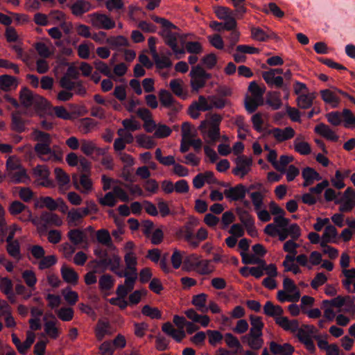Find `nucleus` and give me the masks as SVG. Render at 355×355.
I'll use <instances>...</instances> for the list:
<instances>
[{
	"label": "nucleus",
	"mask_w": 355,
	"mask_h": 355,
	"mask_svg": "<svg viewBox=\"0 0 355 355\" xmlns=\"http://www.w3.org/2000/svg\"><path fill=\"white\" fill-rule=\"evenodd\" d=\"M32 140L36 141L34 150L37 156L42 161H60V155H56L51 148V137L49 133L37 129L33 130L31 135Z\"/></svg>",
	"instance_id": "nucleus-1"
},
{
	"label": "nucleus",
	"mask_w": 355,
	"mask_h": 355,
	"mask_svg": "<svg viewBox=\"0 0 355 355\" xmlns=\"http://www.w3.org/2000/svg\"><path fill=\"white\" fill-rule=\"evenodd\" d=\"M221 116L218 114H207L205 120L199 125V130L205 141L208 144H214L220 137L219 125Z\"/></svg>",
	"instance_id": "nucleus-2"
},
{
	"label": "nucleus",
	"mask_w": 355,
	"mask_h": 355,
	"mask_svg": "<svg viewBox=\"0 0 355 355\" xmlns=\"http://www.w3.org/2000/svg\"><path fill=\"white\" fill-rule=\"evenodd\" d=\"M135 287V285L132 284V282L125 281L124 284H120L117 286L116 290V293L117 295L116 297L110 298L108 301L109 302L114 306H117L121 309H125L128 305V302L125 300V297L128 293L132 291Z\"/></svg>",
	"instance_id": "nucleus-3"
},
{
	"label": "nucleus",
	"mask_w": 355,
	"mask_h": 355,
	"mask_svg": "<svg viewBox=\"0 0 355 355\" xmlns=\"http://www.w3.org/2000/svg\"><path fill=\"white\" fill-rule=\"evenodd\" d=\"M124 261L125 264V271L118 273V276L120 277H124L125 281L132 282V284L135 285V282L138 277V272L137 269V257L135 254H125Z\"/></svg>",
	"instance_id": "nucleus-4"
},
{
	"label": "nucleus",
	"mask_w": 355,
	"mask_h": 355,
	"mask_svg": "<svg viewBox=\"0 0 355 355\" xmlns=\"http://www.w3.org/2000/svg\"><path fill=\"white\" fill-rule=\"evenodd\" d=\"M19 99L21 103L25 107L40 108L46 107L48 105V102L46 99L39 95L34 94L27 88H24L21 90Z\"/></svg>",
	"instance_id": "nucleus-5"
},
{
	"label": "nucleus",
	"mask_w": 355,
	"mask_h": 355,
	"mask_svg": "<svg viewBox=\"0 0 355 355\" xmlns=\"http://www.w3.org/2000/svg\"><path fill=\"white\" fill-rule=\"evenodd\" d=\"M189 75L191 76V89L196 92L205 85L207 80L209 79L211 76L199 65L193 67Z\"/></svg>",
	"instance_id": "nucleus-6"
},
{
	"label": "nucleus",
	"mask_w": 355,
	"mask_h": 355,
	"mask_svg": "<svg viewBox=\"0 0 355 355\" xmlns=\"http://www.w3.org/2000/svg\"><path fill=\"white\" fill-rule=\"evenodd\" d=\"M34 182L37 186L51 188L54 187L53 180L50 178V171L45 165H38L33 169Z\"/></svg>",
	"instance_id": "nucleus-7"
},
{
	"label": "nucleus",
	"mask_w": 355,
	"mask_h": 355,
	"mask_svg": "<svg viewBox=\"0 0 355 355\" xmlns=\"http://www.w3.org/2000/svg\"><path fill=\"white\" fill-rule=\"evenodd\" d=\"M336 204L340 205L339 211L341 213L351 211L355 207V191L348 187L343 196L336 200Z\"/></svg>",
	"instance_id": "nucleus-8"
},
{
	"label": "nucleus",
	"mask_w": 355,
	"mask_h": 355,
	"mask_svg": "<svg viewBox=\"0 0 355 355\" xmlns=\"http://www.w3.org/2000/svg\"><path fill=\"white\" fill-rule=\"evenodd\" d=\"M213 108L211 97L206 98L200 96L197 101L193 102L189 108V114L191 118L196 119L200 116V112H205Z\"/></svg>",
	"instance_id": "nucleus-9"
},
{
	"label": "nucleus",
	"mask_w": 355,
	"mask_h": 355,
	"mask_svg": "<svg viewBox=\"0 0 355 355\" xmlns=\"http://www.w3.org/2000/svg\"><path fill=\"white\" fill-rule=\"evenodd\" d=\"M159 34L164 38L165 43L171 48L176 58H181L184 54V51L178 48V33L166 29L162 30Z\"/></svg>",
	"instance_id": "nucleus-10"
},
{
	"label": "nucleus",
	"mask_w": 355,
	"mask_h": 355,
	"mask_svg": "<svg viewBox=\"0 0 355 355\" xmlns=\"http://www.w3.org/2000/svg\"><path fill=\"white\" fill-rule=\"evenodd\" d=\"M89 19L92 25L99 29L109 30L114 28L116 25L113 19L104 14H92L89 15Z\"/></svg>",
	"instance_id": "nucleus-11"
},
{
	"label": "nucleus",
	"mask_w": 355,
	"mask_h": 355,
	"mask_svg": "<svg viewBox=\"0 0 355 355\" xmlns=\"http://www.w3.org/2000/svg\"><path fill=\"white\" fill-rule=\"evenodd\" d=\"M216 17L226 23V30H232L236 28L237 23L234 19L233 12L228 8L218 6L214 8Z\"/></svg>",
	"instance_id": "nucleus-12"
},
{
	"label": "nucleus",
	"mask_w": 355,
	"mask_h": 355,
	"mask_svg": "<svg viewBox=\"0 0 355 355\" xmlns=\"http://www.w3.org/2000/svg\"><path fill=\"white\" fill-rule=\"evenodd\" d=\"M8 210L12 215L15 216L21 214V216L19 217V219L21 221H29L32 218V213L31 210L28 207L19 201L16 200L12 202L10 205Z\"/></svg>",
	"instance_id": "nucleus-13"
},
{
	"label": "nucleus",
	"mask_w": 355,
	"mask_h": 355,
	"mask_svg": "<svg viewBox=\"0 0 355 355\" xmlns=\"http://www.w3.org/2000/svg\"><path fill=\"white\" fill-rule=\"evenodd\" d=\"M338 89H339L334 87L332 89H325L320 92L322 99L332 108L338 107L340 103Z\"/></svg>",
	"instance_id": "nucleus-14"
},
{
	"label": "nucleus",
	"mask_w": 355,
	"mask_h": 355,
	"mask_svg": "<svg viewBox=\"0 0 355 355\" xmlns=\"http://www.w3.org/2000/svg\"><path fill=\"white\" fill-rule=\"evenodd\" d=\"M73 184L76 189L85 195L90 193L94 190L92 180L85 174L80 175L79 183L78 182L77 175H73Z\"/></svg>",
	"instance_id": "nucleus-15"
},
{
	"label": "nucleus",
	"mask_w": 355,
	"mask_h": 355,
	"mask_svg": "<svg viewBox=\"0 0 355 355\" xmlns=\"http://www.w3.org/2000/svg\"><path fill=\"white\" fill-rule=\"evenodd\" d=\"M252 159L251 157L239 156L236 159V167L234 173L236 175L243 178L251 170Z\"/></svg>",
	"instance_id": "nucleus-16"
},
{
	"label": "nucleus",
	"mask_w": 355,
	"mask_h": 355,
	"mask_svg": "<svg viewBox=\"0 0 355 355\" xmlns=\"http://www.w3.org/2000/svg\"><path fill=\"white\" fill-rule=\"evenodd\" d=\"M69 240L75 245H81L83 248L88 247L87 236L84 231L79 229L70 230L67 233Z\"/></svg>",
	"instance_id": "nucleus-17"
},
{
	"label": "nucleus",
	"mask_w": 355,
	"mask_h": 355,
	"mask_svg": "<svg viewBox=\"0 0 355 355\" xmlns=\"http://www.w3.org/2000/svg\"><path fill=\"white\" fill-rule=\"evenodd\" d=\"M54 175L59 191L64 193L71 187L69 175L61 168H55Z\"/></svg>",
	"instance_id": "nucleus-18"
},
{
	"label": "nucleus",
	"mask_w": 355,
	"mask_h": 355,
	"mask_svg": "<svg viewBox=\"0 0 355 355\" xmlns=\"http://www.w3.org/2000/svg\"><path fill=\"white\" fill-rule=\"evenodd\" d=\"M282 73L281 69H272L263 72L262 76L268 85L279 87L283 85V78L279 76Z\"/></svg>",
	"instance_id": "nucleus-19"
},
{
	"label": "nucleus",
	"mask_w": 355,
	"mask_h": 355,
	"mask_svg": "<svg viewBox=\"0 0 355 355\" xmlns=\"http://www.w3.org/2000/svg\"><path fill=\"white\" fill-rule=\"evenodd\" d=\"M268 133L271 135L277 141H284L293 138L295 135V131L291 127L285 128H273L269 130Z\"/></svg>",
	"instance_id": "nucleus-20"
},
{
	"label": "nucleus",
	"mask_w": 355,
	"mask_h": 355,
	"mask_svg": "<svg viewBox=\"0 0 355 355\" xmlns=\"http://www.w3.org/2000/svg\"><path fill=\"white\" fill-rule=\"evenodd\" d=\"M86 216L80 208H73L67 214V223L69 227H76L81 224L83 218Z\"/></svg>",
	"instance_id": "nucleus-21"
},
{
	"label": "nucleus",
	"mask_w": 355,
	"mask_h": 355,
	"mask_svg": "<svg viewBox=\"0 0 355 355\" xmlns=\"http://www.w3.org/2000/svg\"><path fill=\"white\" fill-rule=\"evenodd\" d=\"M162 330L178 343L181 342L186 337L184 329H176L171 322L164 323Z\"/></svg>",
	"instance_id": "nucleus-22"
},
{
	"label": "nucleus",
	"mask_w": 355,
	"mask_h": 355,
	"mask_svg": "<svg viewBox=\"0 0 355 355\" xmlns=\"http://www.w3.org/2000/svg\"><path fill=\"white\" fill-rule=\"evenodd\" d=\"M246 192L247 190L245 187L242 184H239L229 189H226L224 194L227 198L231 200H239L245 198Z\"/></svg>",
	"instance_id": "nucleus-23"
},
{
	"label": "nucleus",
	"mask_w": 355,
	"mask_h": 355,
	"mask_svg": "<svg viewBox=\"0 0 355 355\" xmlns=\"http://www.w3.org/2000/svg\"><path fill=\"white\" fill-rule=\"evenodd\" d=\"M19 85L18 79L9 75L0 76V88L3 92H10L17 89Z\"/></svg>",
	"instance_id": "nucleus-24"
},
{
	"label": "nucleus",
	"mask_w": 355,
	"mask_h": 355,
	"mask_svg": "<svg viewBox=\"0 0 355 355\" xmlns=\"http://www.w3.org/2000/svg\"><path fill=\"white\" fill-rule=\"evenodd\" d=\"M252 37L254 40L257 41L263 42L270 38H276V34L272 31L266 28V30L261 29L259 27H254L251 29Z\"/></svg>",
	"instance_id": "nucleus-25"
},
{
	"label": "nucleus",
	"mask_w": 355,
	"mask_h": 355,
	"mask_svg": "<svg viewBox=\"0 0 355 355\" xmlns=\"http://www.w3.org/2000/svg\"><path fill=\"white\" fill-rule=\"evenodd\" d=\"M60 272L64 281L71 285H76L78 282V273L71 267L63 265L61 268Z\"/></svg>",
	"instance_id": "nucleus-26"
},
{
	"label": "nucleus",
	"mask_w": 355,
	"mask_h": 355,
	"mask_svg": "<svg viewBox=\"0 0 355 355\" xmlns=\"http://www.w3.org/2000/svg\"><path fill=\"white\" fill-rule=\"evenodd\" d=\"M275 322L284 330L293 334H295L299 327V324L297 320H290L288 318L284 316L276 318Z\"/></svg>",
	"instance_id": "nucleus-27"
},
{
	"label": "nucleus",
	"mask_w": 355,
	"mask_h": 355,
	"mask_svg": "<svg viewBox=\"0 0 355 355\" xmlns=\"http://www.w3.org/2000/svg\"><path fill=\"white\" fill-rule=\"evenodd\" d=\"M314 131L331 141H338L339 137L327 125L324 123L317 125Z\"/></svg>",
	"instance_id": "nucleus-28"
},
{
	"label": "nucleus",
	"mask_w": 355,
	"mask_h": 355,
	"mask_svg": "<svg viewBox=\"0 0 355 355\" xmlns=\"http://www.w3.org/2000/svg\"><path fill=\"white\" fill-rule=\"evenodd\" d=\"M121 262V259L118 253H114L103 261V263L117 275L118 273L122 272V270H120Z\"/></svg>",
	"instance_id": "nucleus-29"
},
{
	"label": "nucleus",
	"mask_w": 355,
	"mask_h": 355,
	"mask_svg": "<svg viewBox=\"0 0 355 355\" xmlns=\"http://www.w3.org/2000/svg\"><path fill=\"white\" fill-rule=\"evenodd\" d=\"M214 174L211 171H206L203 173H199L194 177L193 180V185L196 189L202 188L207 182L211 184L214 182Z\"/></svg>",
	"instance_id": "nucleus-30"
},
{
	"label": "nucleus",
	"mask_w": 355,
	"mask_h": 355,
	"mask_svg": "<svg viewBox=\"0 0 355 355\" xmlns=\"http://www.w3.org/2000/svg\"><path fill=\"white\" fill-rule=\"evenodd\" d=\"M186 316L193 322L200 323L203 327H206L210 322V319L207 315H200L194 309H190L184 311Z\"/></svg>",
	"instance_id": "nucleus-31"
},
{
	"label": "nucleus",
	"mask_w": 355,
	"mask_h": 355,
	"mask_svg": "<svg viewBox=\"0 0 355 355\" xmlns=\"http://www.w3.org/2000/svg\"><path fill=\"white\" fill-rule=\"evenodd\" d=\"M170 87L172 92L182 99L189 97L188 92L184 88V82L181 79H173L170 82Z\"/></svg>",
	"instance_id": "nucleus-32"
},
{
	"label": "nucleus",
	"mask_w": 355,
	"mask_h": 355,
	"mask_svg": "<svg viewBox=\"0 0 355 355\" xmlns=\"http://www.w3.org/2000/svg\"><path fill=\"white\" fill-rule=\"evenodd\" d=\"M110 324L108 321L98 320L95 328V335L98 340H102L106 335H110Z\"/></svg>",
	"instance_id": "nucleus-33"
},
{
	"label": "nucleus",
	"mask_w": 355,
	"mask_h": 355,
	"mask_svg": "<svg viewBox=\"0 0 355 355\" xmlns=\"http://www.w3.org/2000/svg\"><path fill=\"white\" fill-rule=\"evenodd\" d=\"M270 349L275 355H291L294 351L293 347L288 343L279 345L275 342L270 343Z\"/></svg>",
	"instance_id": "nucleus-34"
},
{
	"label": "nucleus",
	"mask_w": 355,
	"mask_h": 355,
	"mask_svg": "<svg viewBox=\"0 0 355 355\" xmlns=\"http://www.w3.org/2000/svg\"><path fill=\"white\" fill-rule=\"evenodd\" d=\"M261 336L262 335L249 333L243 337L242 340L252 349H257L261 348L263 345Z\"/></svg>",
	"instance_id": "nucleus-35"
},
{
	"label": "nucleus",
	"mask_w": 355,
	"mask_h": 355,
	"mask_svg": "<svg viewBox=\"0 0 355 355\" xmlns=\"http://www.w3.org/2000/svg\"><path fill=\"white\" fill-rule=\"evenodd\" d=\"M7 251L8 254L13 258L19 260L21 259L19 244L17 241L13 240V233L7 237Z\"/></svg>",
	"instance_id": "nucleus-36"
},
{
	"label": "nucleus",
	"mask_w": 355,
	"mask_h": 355,
	"mask_svg": "<svg viewBox=\"0 0 355 355\" xmlns=\"http://www.w3.org/2000/svg\"><path fill=\"white\" fill-rule=\"evenodd\" d=\"M7 176L13 183H26L30 181V178L24 168L7 174Z\"/></svg>",
	"instance_id": "nucleus-37"
},
{
	"label": "nucleus",
	"mask_w": 355,
	"mask_h": 355,
	"mask_svg": "<svg viewBox=\"0 0 355 355\" xmlns=\"http://www.w3.org/2000/svg\"><path fill=\"white\" fill-rule=\"evenodd\" d=\"M295 334L300 341L306 346L307 349L311 348V328L309 326L298 327Z\"/></svg>",
	"instance_id": "nucleus-38"
},
{
	"label": "nucleus",
	"mask_w": 355,
	"mask_h": 355,
	"mask_svg": "<svg viewBox=\"0 0 355 355\" xmlns=\"http://www.w3.org/2000/svg\"><path fill=\"white\" fill-rule=\"evenodd\" d=\"M12 288V282L9 278L0 277V290L7 296L9 300L13 302L14 295Z\"/></svg>",
	"instance_id": "nucleus-39"
},
{
	"label": "nucleus",
	"mask_w": 355,
	"mask_h": 355,
	"mask_svg": "<svg viewBox=\"0 0 355 355\" xmlns=\"http://www.w3.org/2000/svg\"><path fill=\"white\" fill-rule=\"evenodd\" d=\"M215 270V266L211 260L199 259L196 271L200 275H209Z\"/></svg>",
	"instance_id": "nucleus-40"
},
{
	"label": "nucleus",
	"mask_w": 355,
	"mask_h": 355,
	"mask_svg": "<svg viewBox=\"0 0 355 355\" xmlns=\"http://www.w3.org/2000/svg\"><path fill=\"white\" fill-rule=\"evenodd\" d=\"M41 220L48 225L60 227L63 224V220L58 214L49 212H44L41 214Z\"/></svg>",
	"instance_id": "nucleus-41"
},
{
	"label": "nucleus",
	"mask_w": 355,
	"mask_h": 355,
	"mask_svg": "<svg viewBox=\"0 0 355 355\" xmlns=\"http://www.w3.org/2000/svg\"><path fill=\"white\" fill-rule=\"evenodd\" d=\"M326 118L327 121L334 126H338L341 125L343 121L345 123V116L343 114V110L342 112L338 111H332L326 114Z\"/></svg>",
	"instance_id": "nucleus-42"
},
{
	"label": "nucleus",
	"mask_w": 355,
	"mask_h": 355,
	"mask_svg": "<svg viewBox=\"0 0 355 355\" xmlns=\"http://www.w3.org/2000/svg\"><path fill=\"white\" fill-rule=\"evenodd\" d=\"M35 339V333L32 331H27L26 340L24 343H21V344L17 347L18 352L23 355L26 354L34 343Z\"/></svg>",
	"instance_id": "nucleus-43"
},
{
	"label": "nucleus",
	"mask_w": 355,
	"mask_h": 355,
	"mask_svg": "<svg viewBox=\"0 0 355 355\" xmlns=\"http://www.w3.org/2000/svg\"><path fill=\"white\" fill-rule=\"evenodd\" d=\"M36 208L46 207L50 210H55L58 209V203L51 197L46 196L39 198L35 203Z\"/></svg>",
	"instance_id": "nucleus-44"
},
{
	"label": "nucleus",
	"mask_w": 355,
	"mask_h": 355,
	"mask_svg": "<svg viewBox=\"0 0 355 355\" xmlns=\"http://www.w3.org/2000/svg\"><path fill=\"white\" fill-rule=\"evenodd\" d=\"M92 9L89 1L80 0L74 3L71 6V10L75 15H81Z\"/></svg>",
	"instance_id": "nucleus-45"
},
{
	"label": "nucleus",
	"mask_w": 355,
	"mask_h": 355,
	"mask_svg": "<svg viewBox=\"0 0 355 355\" xmlns=\"http://www.w3.org/2000/svg\"><path fill=\"white\" fill-rule=\"evenodd\" d=\"M249 241L246 239H242L239 243V248L241 250V255L243 258V262L246 263H255L257 260L246 254V251L249 248Z\"/></svg>",
	"instance_id": "nucleus-46"
},
{
	"label": "nucleus",
	"mask_w": 355,
	"mask_h": 355,
	"mask_svg": "<svg viewBox=\"0 0 355 355\" xmlns=\"http://www.w3.org/2000/svg\"><path fill=\"white\" fill-rule=\"evenodd\" d=\"M200 257L196 254H191L184 257L182 270L185 271L195 270Z\"/></svg>",
	"instance_id": "nucleus-47"
},
{
	"label": "nucleus",
	"mask_w": 355,
	"mask_h": 355,
	"mask_svg": "<svg viewBox=\"0 0 355 355\" xmlns=\"http://www.w3.org/2000/svg\"><path fill=\"white\" fill-rule=\"evenodd\" d=\"M277 297L281 302H297L300 297V293H294L287 291L285 289L277 292Z\"/></svg>",
	"instance_id": "nucleus-48"
},
{
	"label": "nucleus",
	"mask_w": 355,
	"mask_h": 355,
	"mask_svg": "<svg viewBox=\"0 0 355 355\" xmlns=\"http://www.w3.org/2000/svg\"><path fill=\"white\" fill-rule=\"evenodd\" d=\"M35 49L42 58H49L54 53V47L51 44L38 42L35 44Z\"/></svg>",
	"instance_id": "nucleus-49"
},
{
	"label": "nucleus",
	"mask_w": 355,
	"mask_h": 355,
	"mask_svg": "<svg viewBox=\"0 0 355 355\" xmlns=\"http://www.w3.org/2000/svg\"><path fill=\"white\" fill-rule=\"evenodd\" d=\"M21 277L23 278L26 286L31 288V290H34L35 285L37 282V279L35 275V272L32 270H25L21 272Z\"/></svg>",
	"instance_id": "nucleus-50"
},
{
	"label": "nucleus",
	"mask_w": 355,
	"mask_h": 355,
	"mask_svg": "<svg viewBox=\"0 0 355 355\" xmlns=\"http://www.w3.org/2000/svg\"><path fill=\"white\" fill-rule=\"evenodd\" d=\"M135 139L138 146L145 149H150L156 145L151 137L144 134L137 135Z\"/></svg>",
	"instance_id": "nucleus-51"
},
{
	"label": "nucleus",
	"mask_w": 355,
	"mask_h": 355,
	"mask_svg": "<svg viewBox=\"0 0 355 355\" xmlns=\"http://www.w3.org/2000/svg\"><path fill=\"white\" fill-rule=\"evenodd\" d=\"M295 257L293 255L287 254L283 262L285 271H291L293 274L297 275L301 272L300 268L295 262Z\"/></svg>",
	"instance_id": "nucleus-52"
},
{
	"label": "nucleus",
	"mask_w": 355,
	"mask_h": 355,
	"mask_svg": "<svg viewBox=\"0 0 355 355\" xmlns=\"http://www.w3.org/2000/svg\"><path fill=\"white\" fill-rule=\"evenodd\" d=\"M265 314L270 316L282 317L283 313L282 308L279 305H274L271 302H267L263 306Z\"/></svg>",
	"instance_id": "nucleus-53"
},
{
	"label": "nucleus",
	"mask_w": 355,
	"mask_h": 355,
	"mask_svg": "<svg viewBox=\"0 0 355 355\" xmlns=\"http://www.w3.org/2000/svg\"><path fill=\"white\" fill-rule=\"evenodd\" d=\"M56 320L53 321H47L44 324V331L45 333L53 339H56L58 338L60 330L56 326Z\"/></svg>",
	"instance_id": "nucleus-54"
},
{
	"label": "nucleus",
	"mask_w": 355,
	"mask_h": 355,
	"mask_svg": "<svg viewBox=\"0 0 355 355\" xmlns=\"http://www.w3.org/2000/svg\"><path fill=\"white\" fill-rule=\"evenodd\" d=\"M263 103V98H258L252 96H247L245 99V106L249 112H253L261 105Z\"/></svg>",
	"instance_id": "nucleus-55"
},
{
	"label": "nucleus",
	"mask_w": 355,
	"mask_h": 355,
	"mask_svg": "<svg viewBox=\"0 0 355 355\" xmlns=\"http://www.w3.org/2000/svg\"><path fill=\"white\" fill-rule=\"evenodd\" d=\"M250 320L251 324L250 333L262 335L263 323L261 320V318L259 316L251 315Z\"/></svg>",
	"instance_id": "nucleus-56"
},
{
	"label": "nucleus",
	"mask_w": 355,
	"mask_h": 355,
	"mask_svg": "<svg viewBox=\"0 0 355 355\" xmlns=\"http://www.w3.org/2000/svg\"><path fill=\"white\" fill-rule=\"evenodd\" d=\"M98 200L101 205L110 207H114L117 203L116 195L113 191L107 192L103 196H98Z\"/></svg>",
	"instance_id": "nucleus-57"
},
{
	"label": "nucleus",
	"mask_w": 355,
	"mask_h": 355,
	"mask_svg": "<svg viewBox=\"0 0 355 355\" xmlns=\"http://www.w3.org/2000/svg\"><path fill=\"white\" fill-rule=\"evenodd\" d=\"M196 135V130L189 123H184L182 125V139L191 141Z\"/></svg>",
	"instance_id": "nucleus-58"
},
{
	"label": "nucleus",
	"mask_w": 355,
	"mask_h": 355,
	"mask_svg": "<svg viewBox=\"0 0 355 355\" xmlns=\"http://www.w3.org/2000/svg\"><path fill=\"white\" fill-rule=\"evenodd\" d=\"M106 43L113 48L127 46L129 44L128 39L122 35L110 37L106 40Z\"/></svg>",
	"instance_id": "nucleus-59"
},
{
	"label": "nucleus",
	"mask_w": 355,
	"mask_h": 355,
	"mask_svg": "<svg viewBox=\"0 0 355 355\" xmlns=\"http://www.w3.org/2000/svg\"><path fill=\"white\" fill-rule=\"evenodd\" d=\"M61 293L66 302L69 305H74L78 300V293L70 288L62 289Z\"/></svg>",
	"instance_id": "nucleus-60"
},
{
	"label": "nucleus",
	"mask_w": 355,
	"mask_h": 355,
	"mask_svg": "<svg viewBox=\"0 0 355 355\" xmlns=\"http://www.w3.org/2000/svg\"><path fill=\"white\" fill-rule=\"evenodd\" d=\"M184 252L178 249H174L171 257V261L175 269H178L181 265H183L184 259Z\"/></svg>",
	"instance_id": "nucleus-61"
},
{
	"label": "nucleus",
	"mask_w": 355,
	"mask_h": 355,
	"mask_svg": "<svg viewBox=\"0 0 355 355\" xmlns=\"http://www.w3.org/2000/svg\"><path fill=\"white\" fill-rule=\"evenodd\" d=\"M337 235L336 228L334 225L329 224L325 227L321 241H324V243L331 242L337 237Z\"/></svg>",
	"instance_id": "nucleus-62"
},
{
	"label": "nucleus",
	"mask_w": 355,
	"mask_h": 355,
	"mask_svg": "<svg viewBox=\"0 0 355 355\" xmlns=\"http://www.w3.org/2000/svg\"><path fill=\"white\" fill-rule=\"evenodd\" d=\"M59 319L62 321H71L73 318V310L70 307H62L55 311Z\"/></svg>",
	"instance_id": "nucleus-63"
},
{
	"label": "nucleus",
	"mask_w": 355,
	"mask_h": 355,
	"mask_svg": "<svg viewBox=\"0 0 355 355\" xmlns=\"http://www.w3.org/2000/svg\"><path fill=\"white\" fill-rule=\"evenodd\" d=\"M266 102L273 110H277L282 106L280 95L276 92L268 93Z\"/></svg>",
	"instance_id": "nucleus-64"
}]
</instances>
